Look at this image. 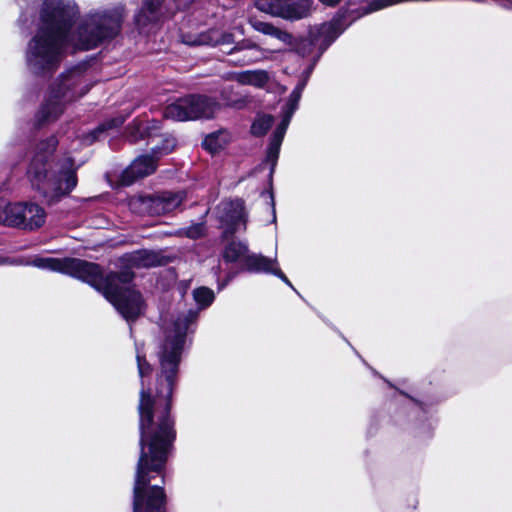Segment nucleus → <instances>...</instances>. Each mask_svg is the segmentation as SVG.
Here are the masks:
<instances>
[{"label": "nucleus", "mask_w": 512, "mask_h": 512, "mask_svg": "<svg viewBox=\"0 0 512 512\" xmlns=\"http://www.w3.org/2000/svg\"><path fill=\"white\" fill-rule=\"evenodd\" d=\"M322 4L327 6H334L340 2V0H319Z\"/></svg>", "instance_id": "nucleus-29"}, {"label": "nucleus", "mask_w": 512, "mask_h": 512, "mask_svg": "<svg viewBox=\"0 0 512 512\" xmlns=\"http://www.w3.org/2000/svg\"><path fill=\"white\" fill-rule=\"evenodd\" d=\"M175 142L173 139H166L162 148L155 147L152 149V156L142 155L136 158L127 167L121 175L120 181L122 185H130L134 181L146 177L157 168V159L160 155L167 154L173 150Z\"/></svg>", "instance_id": "nucleus-11"}, {"label": "nucleus", "mask_w": 512, "mask_h": 512, "mask_svg": "<svg viewBox=\"0 0 512 512\" xmlns=\"http://www.w3.org/2000/svg\"><path fill=\"white\" fill-rule=\"evenodd\" d=\"M253 27L258 32L270 35L283 43H290L291 41V35L289 33L282 31L269 23L257 21L253 23Z\"/></svg>", "instance_id": "nucleus-22"}, {"label": "nucleus", "mask_w": 512, "mask_h": 512, "mask_svg": "<svg viewBox=\"0 0 512 512\" xmlns=\"http://www.w3.org/2000/svg\"><path fill=\"white\" fill-rule=\"evenodd\" d=\"M90 89L85 70L77 67L69 69L51 85L47 99L40 110L42 121L56 120L64 111L67 104L84 96Z\"/></svg>", "instance_id": "nucleus-5"}, {"label": "nucleus", "mask_w": 512, "mask_h": 512, "mask_svg": "<svg viewBox=\"0 0 512 512\" xmlns=\"http://www.w3.org/2000/svg\"><path fill=\"white\" fill-rule=\"evenodd\" d=\"M345 27L341 25L340 21H332L324 23L317 28V34L311 33L312 40L310 42L304 41L303 44L311 45L312 43H319L324 48L328 47L343 31Z\"/></svg>", "instance_id": "nucleus-16"}, {"label": "nucleus", "mask_w": 512, "mask_h": 512, "mask_svg": "<svg viewBox=\"0 0 512 512\" xmlns=\"http://www.w3.org/2000/svg\"><path fill=\"white\" fill-rule=\"evenodd\" d=\"M46 213L34 203H10L7 200L6 214L0 216V223L25 229H36L45 223Z\"/></svg>", "instance_id": "nucleus-7"}, {"label": "nucleus", "mask_w": 512, "mask_h": 512, "mask_svg": "<svg viewBox=\"0 0 512 512\" xmlns=\"http://www.w3.org/2000/svg\"><path fill=\"white\" fill-rule=\"evenodd\" d=\"M177 3V6L179 8H186L188 7L193 0H174Z\"/></svg>", "instance_id": "nucleus-27"}, {"label": "nucleus", "mask_w": 512, "mask_h": 512, "mask_svg": "<svg viewBox=\"0 0 512 512\" xmlns=\"http://www.w3.org/2000/svg\"><path fill=\"white\" fill-rule=\"evenodd\" d=\"M35 213H26L27 216H34Z\"/></svg>", "instance_id": "nucleus-30"}, {"label": "nucleus", "mask_w": 512, "mask_h": 512, "mask_svg": "<svg viewBox=\"0 0 512 512\" xmlns=\"http://www.w3.org/2000/svg\"><path fill=\"white\" fill-rule=\"evenodd\" d=\"M230 140V136L225 131H219L208 135L204 141L203 146L211 153H216L223 149Z\"/></svg>", "instance_id": "nucleus-21"}, {"label": "nucleus", "mask_w": 512, "mask_h": 512, "mask_svg": "<svg viewBox=\"0 0 512 512\" xmlns=\"http://www.w3.org/2000/svg\"><path fill=\"white\" fill-rule=\"evenodd\" d=\"M217 217L225 236L246 230L247 215L241 200L221 202L217 206Z\"/></svg>", "instance_id": "nucleus-13"}, {"label": "nucleus", "mask_w": 512, "mask_h": 512, "mask_svg": "<svg viewBox=\"0 0 512 512\" xmlns=\"http://www.w3.org/2000/svg\"><path fill=\"white\" fill-rule=\"evenodd\" d=\"M311 71L312 67H310L309 69H307L306 72L303 73L300 82L297 84L295 89L290 94L289 99L285 105L283 119L273 134L267 152V159L270 162H272L273 165L276 163L278 159L281 143L283 141L290 120L298 107V103L300 101L302 92L307 84V81L310 77Z\"/></svg>", "instance_id": "nucleus-10"}, {"label": "nucleus", "mask_w": 512, "mask_h": 512, "mask_svg": "<svg viewBox=\"0 0 512 512\" xmlns=\"http://www.w3.org/2000/svg\"><path fill=\"white\" fill-rule=\"evenodd\" d=\"M163 0H145L143 6L135 16L138 28L145 31L150 24L154 25L160 17V6Z\"/></svg>", "instance_id": "nucleus-17"}, {"label": "nucleus", "mask_w": 512, "mask_h": 512, "mask_svg": "<svg viewBox=\"0 0 512 512\" xmlns=\"http://www.w3.org/2000/svg\"><path fill=\"white\" fill-rule=\"evenodd\" d=\"M311 71L312 67H310L309 69H307L306 72L303 73L300 82L297 84L295 89L290 94L289 99L285 105L283 119L273 134L267 152V159L270 162H272L273 165L276 163L278 159L281 143L283 141L290 120L298 107V103L300 101L302 92L307 84V81L310 77Z\"/></svg>", "instance_id": "nucleus-9"}, {"label": "nucleus", "mask_w": 512, "mask_h": 512, "mask_svg": "<svg viewBox=\"0 0 512 512\" xmlns=\"http://www.w3.org/2000/svg\"><path fill=\"white\" fill-rule=\"evenodd\" d=\"M184 192H162L158 195L139 196L131 199L130 208L139 214L161 215L176 210L183 203Z\"/></svg>", "instance_id": "nucleus-8"}, {"label": "nucleus", "mask_w": 512, "mask_h": 512, "mask_svg": "<svg viewBox=\"0 0 512 512\" xmlns=\"http://www.w3.org/2000/svg\"><path fill=\"white\" fill-rule=\"evenodd\" d=\"M195 301L201 308L209 306L214 300V292L206 287H201L193 292Z\"/></svg>", "instance_id": "nucleus-24"}, {"label": "nucleus", "mask_w": 512, "mask_h": 512, "mask_svg": "<svg viewBox=\"0 0 512 512\" xmlns=\"http://www.w3.org/2000/svg\"><path fill=\"white\" fill-rule=\"evenodd\" d=\"M248 253V246L242 241H231L228 243L223 251V259L227 262H236L246 258Z\"/></svg>", "instance_id": "nucleus-20"}, {"label": "nucleus", "mask_w": 512, "mask_h": 512, "mask_svg": "<svg viewBox=\"0 0 512 512\" xmlns=\"http://www.w3.org/2000/svg\"><path fill=\"white\" fill-rule=\"evenodd\" d=\"M235 79L242 85H251L264 88L269 82V74L265 70H247L235 75Z\"/></svg>", "instance_id": "nucleus-19"}, {"label": "nucleus", "mask_w": 512, "mask_h": 512, "mask_svg": "<svg viewBox=\"0 0 512 512\" xmlns=\"http://www.w3.org/2000/svg\"><path fill=\"white\" fill-rule=\"evenodd\" d=\"M124 9L89 13L73 26L79 14L74 0H44L37 31L27 43L25 62L36 75L57 70L70 52L90 50L113 38L121 27Z\"/></svg>", "instance_id": "nucleus-2"}, {"label": "nucleus", "mask_w": 512, "mask_h": 512, "mask_svg": "<svg viewBox=\"0 0 512 512\" xmlns=\"http://www.w3.org/2000/svg\"><path fill=\"white\" fill-rule=\"evenodd\" d=\"M197 313L191 309L172 318L164 328V340L158 351L160 372L155 394L145 386L146 377L152 372L150 364L139 353L137 364L141 378L140 401V457L134 484L133 512H165V494L161 486H151L152 473L161 474L168 451L175 439L170 406L176 383L178 366L186 334Z\"/></svg>", "instance_id": "nucleus-1"}, {"label": "nucleus", "mask_w": 512, "mask_h": 512, "mask_svg": "<svg viewBox=\"0 0 512 512\" xmlns=\"http://www.w3.org/2000/svg\"><path fill=\"white\" fill-rule=\"evenodd\" d=\"M56 144L54 137L40 143L27 171L32 187L49 202L58 201L77 184L76 169L70 157L51 159Z\"/></svg>", "instance_id": "nucleus-4"}, {"label": "nucleus", "mask_w": 512, "mask_h": 512, "mask_svg": "<svg viewBox=\"0 0 512 512\" xmlns=\"http://www.w3.org/2000/svg\"><path fill=\"white\" fill-rule=\"evenodd\" d=\"M32 265L87 282L100 291L128 322L137 319L145 310L142 295L127 286L133 278L129 271L121 274L111 273L104 277L97 264L76 258L37 257L32 261Z\"/></svg>", "instance_id": "nucleus-3"}, {"label": "nucleus", "mask_w": 512, "mask_h": 512, "mask_svg": "<svg viewBox=\"0 0 512 512\" xmlns=\"http://www.w3.org/2000/svg\"><path fill=\"white\" fill-rule=\"evenodd\" d=\"M272 52L260 48L251 40H243L238 42L230 51V55H237L235 60H232L239 65H249L265 59H270Z\"/></svg>", "instance_id": "nucleus-14"}, {"label": "nucleus", "mask_w": 512, "mask_h": 512, "mask_svg": "<svg viewBox=\"0 0 512 512\" xmlns=\"http://www.w3.org/2000/svg\"><path fill=\"white\" fill-rule=\"evenodd\" d=\"M245 265L247 270L256 272V273H271L278 278H280L283 282H285L288 286L292 287L291 282L285 276V274L278 267L277 258H267L260 254H251L247 255L245 258Z\"/></svg>", "instance_id": "nucleus-15"}, {"label": "nucleus", "mask_w": 512, "mask_h": 512, "mask_svg": "<svg viewBox=\"0 0 512 512\" xmlns=\"http://www.w3.org/2000/svg\"><path fill=\"white\" fill-rule=\"evenodd\" d=\"M202 233L203 227L201 225L191 227L186 231V235L190 238H198Z\"/></svg>", "instance_id": "nucleus-26"}, {"label": "nucleus", "mask_w": 512, "mask_h": 512, "mask_svg": "<svg viewBox=\"0 0 512 512\" xmlns=\"http://www.w3.org/2000/svg\"><path fill=\"white\" fill-rule=\"evenodd\" d=\"M7 210V200L5 198H0V216L2 214H6Z\"/></svg>", "instance_id": "nucleus-28"}, {"label": "nucleus", "mask_w": 512, "mask_h": 512, "mask_svg": "<svg viewBox=\"0 0 512 512\" xmlns=\"http://www.w3.org/2000/svg\"><path fill=\"white\" fill-rule=\"evenodd\" d=\"M151 255L143 252L139 253L138 256L133 260L134 263L142 266H150L154 264V261L150 259Z\"/></svg>", "instance_id": "nucleus-25"}, {"label": "nucleus", "mask_w": 512, "mask_h": 512, "mask_svg": "<svg viewBox=\"0 0 512 512\" xmlns=\"http://www.w3.org/2000/svg\"><path fill=\"white\" fill-rule=\"evenodd\" d=\"M256 7L273 16L298 20L311 13L312 0H256Z\"/></svg>", "instance_id": "nucleus-12"}, {"label": "nucleus", "mask_w": 512, "mask_h": 512, "mask_svg": "<svg viewBox=\"0 0 512 512\" xmlns=\"http://www.w3.org/2000/svg\"><path fill=\"white\" fill-rule=\"evenodd\" d=\"M273 118L269 115L258 116L251 126V132L255 136L264 135L271 127Z\"/></svg>", "instance_id": "nucleus-23"}, {"label": "nucleus", "mask_w": 512, "mask_h": 512, "mask_svg": "<svg viewBox=\"0 0 512 512\" xmlns=\"http://www.w3.org/2000/svg\"><path fill=\"white\" fill-rule=\"evenodd\" d=\"M183 41L189 45H222L230 44L233 42L231 34H221L218 31H210L205 34H200L194 39L183 38Z\"/></svg>", "instance_id": "nucleus-18"}, {"label": "nucleus", "mask_w": 512, "mask_h": 512, "mask_svg": "<svg viewBox=\"0 0 512 512\" xmlns=\"http://www.w3.org/2000/svg\"><path fill=\"white\" fill-rule=\"evenodd\" d=\"M219 109V104L208 97L189 95L169 104L164 116L175 121H187L213 117Z\"/></svg>", "instance_id": "nucleus-6"}]
</instances>
